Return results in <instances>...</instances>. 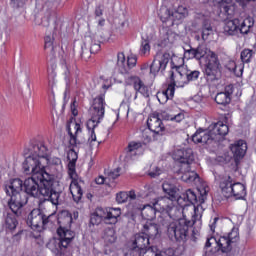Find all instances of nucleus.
Instances as JSON below:
<instances>
[{
  "mask_svg": "<svg viewBox=\"0 0 256 256\" xmlns=\"http://www.w3.org/2000/svg\"><path fill=\"white\" fill-rule=\"evenodd\" d=\"M147 126L149 131L154 133L155 141L159 140V137H163L165 133V124H163V120L159 118V114L151 115L147 120Z\"/></svg>",
  "mask_w": 256,
  "mask_h": 256,
  "instance_id": "f3484780",
  "label": "nucleus"
},
{
  "mask_svg": "<svg viewBox=\"0 0 256 256\" xmlns=\"http://www.w3.org/2000/svg\"><path fill=\"white\" fill-rule=\"evenodd\" d=\"M47 151V146L43 144H31L30 149L25 150L24 155H28V157H35L40 161L41 165H43L44 160L45 163H50L51 165L62 168L61 158H49Z\"/></svg>",
  "mask_w": 256,
  "mask_h": 256,
  "instance_id": "9d476101",
  "label": "nucleus"
},
{
  "mask_svg": "<svg viewBox=\"0 0 256 256\" xmlns=\"http://www.w3.org/2000/svg\"><path fill=\"white\" fill-rule=\"evenodd\" d=\"M95 182L97 185H103V183H105V177L99 176L98 178L95 179Z\"/></svg>",
  "mask_w": 256,
  "mask_h": 256,
  "instance_id": "338daca9",
  "label": "nucleus"
},
{
  "mask_svg": "<svg viewBox=\"0 0 256 256\" xmlns=\"http://www.w3.org/2000/svg\"><path fill=\"white\" fill-rule=\"evenodd\" d=\"M229 133V126L219 121L217 123L211 124L208 127V131H197L192 136V141L194 143H203L204 145H211L212 141H221Z\"/></svg>",
  "mask_w": 256,
  "mask_h": 256,
  "instance_id": "423d86ee",
  "label": "nucleus"
},
{
  "mask_svg": "<svg viewBox=\"0 0 256 256\" xmlns=\"http://www.w3.org/2000/svg\"><path fill=\"white\" fill-rule=\"evenodd\" d=\"M127 199H129V194L127 192H119L116 194L117 203H127Z\"/></svg>",
  "mask_w": 256,
  "mask_h": 256,
  "instance_id": "49530a36",
  "label": "nucleus"
},
{
  "mask_svg": "<svg viewBox=\"0 0 256 256\" xmlns=\"http://www.w3.org/2000/svg\"><path fill=\"white\" fill-rule=\"evenodd\" d=\"M233 0H214L215 3L219 5L220 13L218 16L220 19H229L233 16V10H231V5H229Z\"/></svg>",
  "mask_w": 256,
  "mask_h": 256,
  "instance_id": "b1692460",
  "label": "nucleus"
},
{
  "mask_svg": "<svg viewBox=\"0 0 256 256\" xmlns=\"http://www.w3.org/2000/svg\"><path fill=\"white\" fill-rule=\"evenodd\" d=\"M21 233L23 232L19 231L12 237L14 243H19L21 241Z\"/></svg>",
  "mask_w": 256,
  "mask_h": 256,
  "instance_id": "0e129e2a",
  "label": "nucleus"
},
{
  "mask_svg": "<svg viewBox=\"0 0 256 256\" xmlns=\"http://www.w3.org/2000/svg\"><path fill=\"white\" fill-rule=\"evenodd\" d=\"M5 225L6 229H9L10 231H15L17 229V225H19V222L17 221V217L15 214H8L5 219Z\"/></svg>",
  "mask_w": 256,
  "mask_h": 256,
  "instance_id": "c9c22d12",
  "label": "nucleus"
},
{
  "mask_svg": "<svg viewBox=\"0 0 256 256\" xmlns=\"http://www.w3.org/2000/svg\"><path fill=\"white\" fill-rule=\"evenodd\" d=\"M101 221H103L96 212H94L91 216H90V225H100Z\"/></svg>",
  "mask_w": 256,
  "mask_h": 256,
  "instance_id": "3c124183",
  "label": "nucleus"
},
{
  "mask_svg": "<svg viewBox=\"0 0 256 256\" xmlns=\"http://www.w3.org/2000/svg\"><path fill=\"white\" fill-rule=\"evenodd\" d=\"M213 243H216V245H219V240H217L215 237L207 238V241L205 243V249H209Z\"/></svg>",
  "mask_w": 256,
  "mask_h": 256,
  "instance_id": "4d7b16f0",
  "label": "nucleus"
},
{
  "mask_svg": "<svg viewBox=\"0 0 256 256\" xmlns=\"http://www.w3.org/2000/svg\"><path fill=\"white\" fill-rule=\"evenodd\" d=\"M9 207L14 215H19V211H21V207L23 206L21 204H17V201L13 200V197H11Z\"/></svg>",
  "mask_w": 256,
  "mask_h": 256,
  "instance_id": "37998d69",
  "label": "nucleus"
},
{
  "mask_svg": "<svg viewBox=\"0 0 256 256\" xmlns=\"http://www.w3.org/2000/svg\"><path fill=\"white\" fill-rule=\"evenodd\" d=\"M137 65V58L135 57H128L127 61L125 60V54L123 52L118 53L117 56V67L119 73L122 75H127L133 67Z\"/></svg>",
  "mask_w": 256,
  "mask_h": 256,
  "instance_id": "6ab92c4d",
  "label": "nucleus"
},
{
  "mask_svg": "<svg viewBox=\"0 0 256 256\" xmlns=\"http://www.w3.org/2000/svg\"><path fill=\"white\" fill-rule=\"evenodd\" d=\"M183 218L179 219L177 222L169 224L167 228L168 237L170 239H176L179 242L185 243L187 241V237H189V227H193V225H201V214L199 213V209L193 206L190 208L191 220L187 218L185 212H183Z\"/></svg>",
  "mask_w": 256,
  "mask_h": 256,
  "instance_id": "7ed1b4c3",
  "label": "nucleus"
},
{
  "mask_svg": "<svg viewBox=\"0 0 256 256\" xmlns=\"http://www.w3.org/2000/svg\"><path fill=\"white\" fill-rule=\"evenodd\" d=\"M220 189L224 197H235V199H243L247 192L245 185L241 183H234L231 176H224L220 181Z\"/></svg>",
  "mask_w": 256,
  "mask_h": 256,
  "instance_id": "1a4fd4ad",
  "label": "nucleus"
},
{
  "mask_svg": "<svg viewBox=\"0 0 256 256\" xmlns=\"http://www.w3.org/2000/svg\"><path fill=\"white\" fill-rule=\"evenodd\" d=\"M207 188H204L203 192H200V197H199V203L200 205L202 203H205V199H207Z\"/></svg>",
  "mask_w": 256,
  "mask_h": 256,
  "instance_id": "680f3d73",
  "label": "nucleus"
},
{
  "mask_svg": "<svg viewBox=\"0 0 256 256\" xmlns=\"http://www.w3.org/2000/svg\"><path fill=\"white\" fill-rule=\"evenodd\" d=\"M62 67L64 69V76H65L66 85H69V75H70L69 66L67 65L66 62H64Z\"/></svg>",
  "mask_w": 256,
  "mask_h": 256,
  "instance_id": "13d9d810",
  "label": "nucleus"
},
{
  "mask_svg": "<svg viewBox=\"0 0 256 256\" xmlns=\"http://www.w3.org/2000/svg\"><path fill=\"white\" fill-rule=\"evenodd\" d=\"M141 147H143V143L141 142H130L126 150V157L133 159L137 155V150L141 149Z\"/></svg>",
  "mask_w": 256,
  "mask_h": 256,
  "instance_id": "7c9ffc66",
  "label": "nucleus"
},
{
  "mask_svg": "<svg viewBox=\"0 0 256 256\" xmlns=\"http://www.w3.org/2000/svg\"><path fill=\"white\" fill-rule=\"evenodd\" d=\"M169 59H171V55L169 53L157 54L150 65V73L155 75V73H159V71H165L169 64Z\"/></svg>",
  "mask_w": 256,
  "mask_h": 256,
  "instance_id": "a211bd4d",
  "label": "nucleus"
},
{
  "mask_svg": "<svg viewBox=\"0 0 256 256\" xmlns=\"http://www.w3.org/2000/svg\"><path fill=\"white\" fill-rule=\"evenodd\" d=\"M73 51H74V55L78 59H85V61H87V59H89L91 55L95 53H99V51H101V44L94 42L90 46V48H88L85 42H75Z\"/></svg>",
  "mask_w": 256,
  "mask_h": 256,
  "instance_id": "4468645a",
  "label": "nucleus"
},
{
  "mask_svg": "<svg viewBox=\"0 0 256 256\" xmlns=\"http://www.w3.org/2000/svg\"><path fill=\"white\" fill-rule=\"evenodd\" d=\"M150 240L142 232L137 233L133 236L130 245V255H137L140 252L145 251L146 247H149Z\"/></svg>",
  "mask_w": 256,
  "mask_h": 256,
  "instance_id": "dca6fc26",
  "label": "nucleus"
},
{
  "mask_svg": "<svg viewBox=\"0 0 256 256\" xmlns=\"http://www.w3.org/2000/svg\"><path fill=\"white\" fill-rule=\"evenodd\" d=\"M209 35H213V26H211L210 20H204L202 22V39H203V41H207V39H209Z\"/></svg>",
  "mask_w": 256,
  "mask_h": 256,
  "instance_id": "72a5a7b5",
  "label": "nucleus"
},
{
  "mask_svg": "<svg viewBox=\"0 0 256 256\" xmlns=\"http://www.w3.org/2000/svg\"><path fill=\"white\" fill-rule=\"evenodd\" d=\"M166 39L168 43H173V41H175V33H173L171 30H168L166 32Z\"/></svg>",
  "mask_w": 256,
  "mask_h": 256,
  "instance_id": "052dcab7",
  "label": "nucleus"
},
{
  "mask_svg": "<svg viewBox=\"0 0 256 256\" xmlns=\"http://www.w3.org/2000/svg\"><path fill=\"white\" fill-rule=\"evenodd\" d=\"M230 149L234 157L241 159L245 157V153H247V143L243 140H239L236 144L232 145Z\"/></svg>",
  "mask_w": 256,
  "mask_h": 256,
  "instance_id": "cd10ccee",
  "label": "nucleus"
},
{
  "mask_svg": "<svg viewBox=\"0 0 256 256\" xmlns=\"http://www.w3.org/2000/svg\"><path fill=\"white\" fill-rule=\"evenodd\" d=\"M159 229V224L146 223L141 232L151 241V239H157L159 237Z\"/></svg>",
  "mask_w": 256,
  "mask_h": 256,
  "instance_id": "a878e982",
  "label": "nucleus"
},
{
  "mask_svg": "<svg viewBox=\"0 0 256 256\" xmlns=\"http://www.w3.org/2000/svg\"><path fill=\"white\" fill-rule=\"evenodd\" d=\"M170 81L171 83L168 85L166 90H163L162 92H158L156 94L157 100L161 105H165L169 99H173L175 95V72H170Z\"/></svg>",
  "mask_w": 256,
  "mask_h": 256,
  "instance_id": "aec40b11",
  "label": "nucleus"
},
{
  "mask_svg": "<svg viewBox=\"0 0 256 256\" xmlns=\"http://www.w3.org/2000/svg\"><path fill=\"white\" fill-rule=\"evenodd\" d=\"M45 7L52 9V7H59L61 0H43Z\"/></svg>",
  "mask_w": 256,
  "mask_h": 256,
  "instance_id": "09e8293b",
  "label": "nucleus"
},
{
  "mask_svg": "<svg viewBox=\"0 0 256 256\" xmlns=\"http://www.w3.org/2000/svg\"><path fill=\"white\" fill-rule=\"evenodd\" d=\"M183 201L184 202L187 201L188 203L195 205L196 203H198L199 200H197V194H195V192H193V190L188 189V190H186V193L180 194L178 205H181V203H183Z\"/></svg>",
  "mask_w": 256,
  "mask_h": 256,
  "instance_id": "c756f323",
  "label": "nucleus"
},
{
  "mask_svg": "<svg viewBox=\"0 0 256 256\" xmlns=\"http://www.w3.org/2000/svg\"><path fill=\"white\" fill-rule=\"evenodd\" d=\"M59 228L57 231L63 233L64 229H71V223H73V216L67 211H63L58 215L57 218Z\"/></svg>",
  "mask_w": 256,
  "mask_h": 256,
  "instance_id": "393cba45",
  "label": "nucleus"
},
{
  "mask_svg": "<svg viewBox=\"0 0 256 256\" xmlns=\"http://www.w3.org/2000/svg\"><path fill=\"white\" fill-rule=\"evenodd\" d=\"M94 15H95V17H103V15H105V17H109V15H111V12H108L105 9V5L98 4V5H96V7L94 9Z\"/></svg>",
  "mask_w": 256,
  "mask_h": 256,
  "instance_id": "58836bf2",
  "label": "nucleus"
},
{
  "mask_svg": "<svg viewBox=\"0 0 256 256\" xmlns=\"http://www.w3.org/2000/svg\"><path fill=\"white\" fill-rule=\"evenodd\" d=\"M161 173H162L161 169L159 167H156L155 169L150 170L148 175L152 179H155V178L159 177V175H161Z\"/></svg>",
  "mask_w": 256,
  "mask_h": 256,
  "instance_id": "864d4df0",
  "label": "nucleus"
},
{
  "mask_svg": "<svg viewBox=\"0 0 256 256\" xmlns=\"http://www.w3.org/2000/svg\"><path fill=\"white\" fill-rule=\"evenodd\" d=\"M166 119L170 121H176V123H181V121L185 119V115H183V113H179L175 116H168Z\"/></svg>",
  "mask_w": 256,
  "mask_h": 256,
  "instance_id": "603ef678",
  "label": "nucleus"
},
{
  "mask_svg": "<svg viewBox=\"0 0 256 256\" xmlns=\"http://www.w3.org/2000/svg\"><path fill=\"white\" fill-rule=\"evenodd\" d=\"M175 21H183L187 15H189V10L185 6H178L177 9L172 10Z\"/></svg>",
  "mask_w": 256,
  "mask_h": 256,
  "instance_id": "2f4dec72",
  "label": "nucleus"
},
{
  "mask_svg": "<svg viewBox=\"0 0 256 256\" xmlns=\"http://www.w3.org/2000/svg\"><path fill=\"white\" fill-rule=\"evenodd\" d=\"M184 56L186 59H197V51L195 48H190L189 50H185Z\"/></svg>",
  "mask_w": 256,
  "mask_h": 256,
  "instance_id": "8fccbe9b",
  "label": "nucleus"
},
{
  "mask_svg": "<svg viewBox=\"0 0 256 256\" xmlns=\"http://www.w3.org/2000/svg\"><path fill=\"white\" fill-rule=\"evenodd\" d=\"M22 169L26 175H32L22 182V189L29 197H44V201H50L52 205L63 204L61 192L56 188L59 182L55 176L45 171V165L37 158L27 156L22 163Z\"/></svg>",
  "mask_w": 256,
  "mask_h": 256,
  "instance_id": "f257e3e1",
  "label": "nucleus"
},
{
  "mask_svg": "<svg viewBox=\"0 0 256 256\" xmlns=\"http://www.w3.org/2000/svg\"><path fill=\"white\" fill-rule=\"evenodd\" d=\"M95 213L102 221H105L106 225H109V211H104L103 208H97Z\"/></svg>",
  "mask_w": 256,
  "mask_h": 256,
  "instance_id": "a19ab883",
  "label": "nucleus"
},
{
  "mask_svg": "<svg viewBox=\"0 0 256 256\" xmlns=\"http://www.w3.org/2000/svg\"><path fill=\"white\" fill-rule=\"evenodd\" d=\"M173 198L161 196L154 200V207L158 213H167L170 219H177L181 215V209L175 205Z\"/></svg>",
  "mask_w": 256,
  "mask_h": 256,
  "instance_id": "9b49d317",
  "label": "nucleus"
},
{
  "mask_svg": "<svg viewBox=\"0 0 256 256\" xmlns=\"http://www.w3.org/2000/svg\"><path fill=\"white\" fill-rule=\"evenodd\" d=\"M89 111L91 118L87 122V129L91 131V135L88 139L81 138L79 136L81 133V125H79V123H75V134H73V132H71V128L68 127V134L70 136L69 143L71 147H79V145H84V143H87V141H89L90 145H92L94 141H97L95 128L97 125H99V123H101L103 117H105V95L101 94L100 96L96 97Z\"/></svg>",
  "mask_w": 256,
  "mask_h": 256,
  "instance_id": "f03ea898",
  "label": "nucleus"
},
{
  "mask_svg": "<svg viewBox=\"0 0 256 256\" xmlns=\"http://www.w3.org/2000/svg\"><path fill=\"white\" fill-rule=\"evenodd\" d=\"M199 75H201V72H199V70H188L186 72V79L187 82H191V81H197V79H199Z\"/></svg>",
  "mask_w": 256,
  "mask_h": 256,
  "instance_id": "79ce46f5",
  "label": "nucleus"
},
{
  "mask_svg": "<svg viewBox=\"0 0 256 256\" xmlns=\"http://www.w3.org/2000/svg\"><path fill=\"white\" fill-rule=\"evenodd\" d=\"M133 210L136 211H140L143 219H146V221H153V219H155V215L157 213V209H155V205L154 204H139V205H134L133 206Z\"/></svg>",
  "mask_w": 256,
  "mask_h": 256,
  "instance_id": "5701e85b",
  "label": "nucleus"
},
{
  "mask_svg": "<svg viewBox=\"0 0 256 256\" xmlns=\"http://www.w3.org/2000/svg\"><path fill=\"white\" fill-rule=\"evenodd\" d=\"M239 25L241 21L239 19L228 20L224 25V34L225 35H237L239 33Z\"/></svg>",
  "mask_w": 256,
  "mask_h": 256,
  "instance_id": "bb28decb",
  "label": "nucleus"
},
{
  "mask_svg": "<svg viewBox=\"0 0 256 256\" xmlns=\"http://www.w3.org/2000/svg\"><path fill=\"white\" fill-rule=\"evenodd\" d=\"M233 91H235V87L233 86V84L227 85L224 89V93L225 95H228V97H231V95H233Z\"/></svg>",
  "mask_w": 256,
  "mask_h": 256,
  "instance_id": "bf43d9fd",
  "label": "nucleus"
},
{
  "mask_svg": "<svg viewBox=\"0 0 256 256\" xmlns=\"http://www.w3.org/2000/svg\"><path fill=\"white\" fill-rule=\"evenodd\" d=\"M174 161L181 163L179 173H181V179L184 183H193L196 179H199V174L194 170H191V164L195 161V155L193 149H178L173 153Z\"/></svg>",
  "mask_w": 256,
  "mask_h": 256,
  "instance_id": "39448f33",
  "label": "nucleus"
},
{
  "mask_svg": "<svg viewBox=\"0 0 256 256\" xmlns=\"http://www.w3.org/2000/svg\"><path fill=\"white\" fill-rule=\"evenodd\" d=\"M102 239H104L106 243H115V241H117L115 229L111 227L105 228L102 234Z\"/></svg>",
  "mask_w": 256,
  "mask_h": 256,
  "instance_id": "473e14b6",
  "label": "nucleus"
},
{
  "mask_svg": "<svg viewBox=\"0 0 256 256\" xmlns=\"http://www.w3.org/2000/svg\"><path fill=\"white\" fill-rule=\"evenodd\" d=\"M239 242V228H233L227 235L218 239V247L222 253H230L235 243Z\"/></svg>",
  "mask_w": 256,
  "mask_h": 256,
  "instance_id": "2eb2a0df",
  "label": "nucleus"
},
{
  "mask_svg": "<svg viewBox=\"0 0 256 256\" xmlns=\"http://www.w3.org/2000/svg\"><path fill=\"white\" fill-rule=\"evenodd\" d=\"M256 0H238V2L240 3V5H242L243 7H247L248 3L251 2H255Z\"/></svg>",
  "mask_w": 256,
  "mask_h": 256,
  "instance_id": "774afa93",
  "label": "nucleus"
},
{
  "mask_svg": "<svg viewBox=\"0 0 256 256\" xmlns=\"http://www.w3.org/2000/svg\"><path fill=\"white\" fill-rule=\"evenodd\" d=\"M119 173H121V168H116L114 171H110L108 173V178L112 179V181H115V179H117V177H119Z\"/></svg>",
  "mask_w": 256,
  "mask_h": 256,
  "instance_id": "5fc2aeb1",
  "label": "nucleus"
},
{
  "mask_svg": "<svg viewBox=\"0 0 256 256\" xmlns=\"http://www.w3.org/2000/svg\"><path fill=\"white\" fill-rule=\"evenodd\" d=\"M241 61L244 63H251V57H253V50L251 49H244L241 52Z\"/></svg>",
  "mask_w": 256,
  "mask_h": 256,
  "instance_id": "ea45409f",
  "label": "nucleus"
},
{
  "mask_svg": "<svg viewBox=\"0 0 256 256\" xmlns=\"http://www.w3.org/2000/svg\"><path fill=\"white\" fill-rule=\"evenodd\" d=\"M119 217H121V208H112L108 211V225H115Z\"/></svg>",
  "mask_w": 256,
  "mask_h": 256,
  "instance_id": "e433bc0d",
  "label": "nucleus"
},
{
  "mask_svg": "<svg viewBox=\"0 0 256 256\" xmlns=\"http://www.w3.org/2000/svg\"><path fill=\"white\" fill-rule=\"evenodd\" d=\"M11 5L14 9H19V7H23V0H11Z\"/></svg>",
  "mask_w": 256,
  "mask_h": 256,
  "instance_id": "e2e57ef3",
  "label": "nucleus"
},
{
  "mask_svg": "<svg viewBox=\"0 0 256 256\" xmlns=\"http://www.w3.org/2000/svg\"><path fill=\"white\" fill-rule=\"evenodd\" d=\"M72 160L68 164V175L71 179L70 183V193L72 195L75 203H80L81 199H83V187H85V181L79 178L77 172L75 171V162L77 161V152L73 149L68 153V159Z\"/></svg>",
  "mask_w": 256,
  "mask_h": 256,
  "instance_id": "0eeeda50",
  "label": "nucleus"
},
{
  "mask_svg": "<svg viewBox=\"0 0 256 256\" xmlns=\"http://www.w3.org/2000/svg\"><path fill=\"white\" fill-rule=\"evenodd\" d=\"M57 219L54 214L45 215L41 209H33L27 217L26 223L28 227H31L34 231H43L47 229L49 225H53V222Z\"/></svg>",
  "mask_w": 256,
  "mask_h": 256,
  "instance_id": "6e6552de",
  "label": "nucleus"
},
{
  "mask_svg": "<svg viewBox=\"0 0 256 256\" xmlns=\"http://www.w3.org/2000/svg\"><path fill=\"white\" fill-rule=\"evenodd\" d=\"M6 193L12 197V201H16L17 205H27L29 195L23 190V181L19 178L13 179L8 186H6Z\"/></svg>",
  "mask_w": 256,
  "mask_h": 256,
  "instance_id": "f8f14e48",
  "label": "nucleus"
},
{
  "mask_svg": "<svg viewBox=\"0 0 256 256\" xmlns=\"http://www.w3.org/2000/svg\"><path fill=\"white\" fill-rule=\"evenodd\" d=\"M196 49L197 60L203 59L206 55V64L204 66V75L207 81L213 83V81H219L221 79V62H219V56L205 45H200Z\"/></svg>",
  "mask_w": 256,
  "mask_h": 256,
  "instance_id": "20e7f679",
  "label": "nucleus"
},
{
  "mask_svg": "<svg viewBox=\"0 0 256 256\" xmlns=\"http://www.w3.org/2000/svg\"><path fill=\"white\" fill-rule=\"evenodd\" d=\"M128 198L131 199V201H135V199H137V194H135L134 190L128 192Z\"/></svg>",
  "mask_w": 256,
  "mask_h": 256,
  "instance_id": "69168bd1",
  "label": "nucleus"
},
{
  "mask_svg": "<svg viewBox=\"0 0 256 256\" xmlns=\"http://www.w3.org/2000/svg\"><path fill=\"white\" fill-rule=\"evenodd\" d=\"M44 49H50L51 53H53L55 51V46H53V37L51 36H46L44 38Z\"/></svg>",
  "mask_w": 256,
  "mask_h": 256,
  "instance_id": "a18cd8bd",
  "label": "nucleus"
},
{
  "mask_svg": "<svg viewBox=\"0 0 256 256\" xmlns=\"http://www.w3.org/2000/svg\"><path fill=\"white\" fill-rule=\"evenodd\" d=\"M215 102L218 105H223V107H225L231 103V97H229V95L225 94L224 92H219L215 97Z\"/></svg>",
  "mask_w": 256,
  "mask_h": 256,
  "instance_id": "4c0bfd02",
  "label": "nucleus"
},
{
  "mask_svg": "<svg viewBox=\"0 0 256 256\" xmlns=\"http://www.w3.org/2000/svg\"><path fill=\"white\" fill-rule=\"evenodd\" d=\"M151 130H144L143 133H142V137H143V140H144V145H147V143H151V135H149Z\"/></svg>",
  "mask_w": 256,
  "mask_h": 256,
  "instance_id": "6e6d98bb",
  "label": "nucleus"
},
{
  "mask_svg": "<svg viewBox=\"0 0 256 256\" xmlns=\"http://www.w3.org/2000/svg\"><path fill=\"white\" fill-rule=\"evenodd\" d=\"M128 83L133 85L134 90L136 91L134 99H137V94L143 95V97H149V87L143 83V80L137 76H130L128 78Z\"/></svg>",
  "mask_w": 256,
  "mask_h": 256,
  "instance_id": "4be33fe9",
  "label": "nucleus"
},
{
  "mask_svg": "<svg viewBox=\"0 0 256 256\" xmlns=\"http://www.w3.org/2000/svg\"><path fill=\"white\" fill-rule=\"evenodd\" d=\"M151 51V45H149V40L144 39L141 42V47H140V53L141 55H147Z\"/></svg>",
  "mask_w": 256,
  "mask_h": 256,
  "instance_id": "c03bdc74",
  "label": "nucleus"
},
{
  "mask_svg": "<svg viewBox=\"0 0 256 256\" xmlns=\"http://www.w3.org/2000/svg\"><path fill=\"white\" fill-rule=\"evenodd\" d=\"M162 189L170 199H173L179 203V199L181 197V186L173 183L171 180H168L162 184Z\"/></svg>",
  "mask_w": 256,
  "mask_h": 256,
  "instance_id": "412c9836",
  "label": "nucleus"
},
{
  "mask_svg": "<svg viewBox=\"0 0 256 256\" xmlns=\"http://www.w3.org/2000/svg\"><path fill=\"white\" fill-rule=\"evenodd\" d=\"M172 69H175L176 73L180 76V77H187V68H185V66H175L172 65Z\"/></svg>",
  "mask_w": 256,
  "mask_h": 256,
  "instance_id": "de8ad7c7",
  "label": "nucleus"
},
{
  "mask_svg": "<svg viewBox=\"0 0 256 256\" xmlns=\"http://www.w3.org/2000/svg\"><path fill=\"white\" fill-rule=\"evenodd\" d=\"M253 25H254L253 19L246 18L239 25V32L242 33V35H247V33L251 31V27H253Z\"/></svg>",
  "mask_w": 256,
  "mask_h": 256,
  "instance_id": "f704fd0d",
  "label": "nucleus"
},
{
  "mask_svg": "<svg viewBox=\"0 0 256 256\" xmlns=\"http://www.w3.org/2000/svg\"><path fill=\"white\" fill-rule=\"evenodd\" d=\"M57 234L59 239L53 243L55 247L54 253L57 255H63V253H65V249L69 247V243L75 239V232L71 231V228H66L63 232L57 230Z\"/></svg>",
  "mask_w": 256,
  "mask_h": 256,
  "instance_id": "ddd939ff",
  "label": "nucleus"
},
{
  "mask_svg": "<svg viewBox=\"0 0 256 256\" xmlns=\"http://www.w3.org/2000/svg\"><path fill=\"white\" fill-rule=\"evenodd\" d=\"M158 15H159L162 23L170 22V25H175V18L173 16V10H171L165 6H162L159 10Z\"/></svg>",
  "mask_w": 256,
  "mask_h": 256,
  "instance_id": "c85d7f7f",
  "label": "nucleus"
}]
</instances>
